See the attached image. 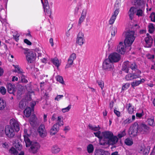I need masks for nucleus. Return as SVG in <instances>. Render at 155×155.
Wrapping results in <instances>:
<instances>
[{
	"instance_id": "19",
	"label": "nucleus",
	"mask_w": 155,
	"mask_h": 155,
	"mask_svg": "<svg viewBox=\"0 0 155 155\" xmlns=\"http://www.w3.org/2000/svg\"><path fill=\"white\" fill-rule=\"evenodd\" d=\"M145 81L144 79H140V80H135L131 83V85L132 88H135V87L139 86L140 84H142Z\"/></svg>"
},
{
	"instance_id": "56",
	"label": "nucleus",
	"mask_w": 155,
	"mask_h": 155,
	"mask_svg": "<svg viewBox=\"0 0 155 155\" xmlns=\"http://www.w3.org/2000/svg\"><path fill=\"white\" fill-rule=\"evenodd\" d=\"M87 10L86 9H84L82 11V13L81 14V16L86 17L87 15Z\"/></svg>"
},
{
	"instance_id": "33",
	"label": "nucleus",
	"mask_w": 155,
	"mask_h": 155,
	"mask_svg": "<svg viewBox=\"0 0 155 155\" xmlns=\"http://www.w3.org/2000/svg\"><path fill=\"white\" fill-rule=\"evenodd\" d=\"M51 61L52 63L57 68H58L60 65L59 63V61L58 59L57 58H55L54 59H51Z\"/></svg>"
},
{
	"instance_id": "5",
	"label": "nucleus",
	"mask_w": 155,
	"mask_h": 155,
	"mask_svg": "<svg viewBox=\"0 0 155 155\" xmlns=\"http://www.w3.org/2000/svg\"><path fill=\"white\" fill-rule=\"evenodd\" d=\"M26 53L25 52V54L27 53V55L26 56V58L28 63H31L35 60L36 59V54L32 51L28 49H26Z\"/></svg>"
},
{
	"instance_id": "29",
	"label": "nucleus",
	"mask_w": 155,
	"mask_h": 155,
	"mask_svg": "<svg viewBox=\"0 0 155 155\" xmlns=\"http://www.w3.org/2000/svg\"><path fill=\"white\" fill-rule=\"evenodd\" d=\"M89 129L94 131H98L100 129V127L99 125L97 127L93 126L91 124H89L88 125Z\"/></svg>"
},
{
	"instance_id": "11",
	"label": "nucleus",
	"mask_w": 155,
	"mask_h": 155,
	"mask_svg": "<svg viewBox=\"0 0 155 155\" xmlns=\"http://www.w3.org/2000/svg\"><path fill=\"white\" fill-rule=\"evenodd\" d=\"M127 48L123 42H120L117 46V51L119 54H123L125 52Z\"/></svg>"
},
{
	"instance_id": "51",
	"label": "nucleus",
	"mask_w": 155,
	"mask_h": 155,
	"mask_svg": "<svg viewBox=\"0 0 155 155\" xmlns=\"http://www.w3.org/2000/svg\"><path fill=\"white\" fill-rule=\"evenodd\" d=\"M150 18H151V20L152 21L155 22V13L152 12L151 13L150 15Z\"/></svg>"
},
{
	"instance_id": "3",
	"label": "nucleus",
	"mask_w": 155,
	"mask_h": 155,
	"mask_svg": "<svg viewBox=\"0 0 155 155\" xmlns=\"http://www.w3.org/2000/svg\"><path fill=\"white\" fill-rule=\"evenodd\" d=\"M113 63L108 58L105 59L103 63V69L105 71H113L114 69Z\"/></svg>"
},
{
	"instance_id": "21",
	"label": "nucleus",
	"mask_w": 155,
	"mask_h": 155,
	"mask_svg": "<svg viewBox=\"0 0 155 155\" xmlns=\"http://www.w3.org/2000/svg\"><path fill=\"white\" fill-rule=\"evenodd\" d=\"M14 86L11 83L8 84L7 87L8 89V91L10 94H14L15 91V88L14 87Z\"/></svg>"
},
{
	"instance_id": "24",
	"label": "nucleus",
	"mask_w": 155,
	"mask_h": 155,
	"mask_svg": "<svg viewBox=\"0 0 155 155\" xmlns=\"http://www.w3.org/2000/svg\"><path fill=\"white\" fill-rule=\"evenodd\" d=\"M134 39H124V44L126 47H130L134 41Z\"/></svg>"
},
{
	"instance_id": "45",
	"label": "nucleus",
	"mask_w": 155,
	"mask_h": 155,
	"mask_svg": "<svg viewBox=\"0 0 155 155\" xmlns=\"http://www.w3.org/2000/svg\"><path fill=\"white\" fill-rule=\"evenodd\" d=\"M147 121L150 125L151 126H153V125L154 124L153 118L148 119L147 120Z\"/></svg>"
},
{
	"instance_id": "2",
	"label": "nucleus",
	"mask_w": 155,
	"mask_h": 155,
	"mask_svg": "<svg viewBox=\"0 0 155 155\" xmlns=\"http://www.w3.org/2000/svg\"><path fill=\"white\" fill-rule=\"evenodd\" d=\"M24 137L26 147H30L29 150L30 152L33 153H37L40 148L39 143L36 142L31 141L27 136L24 135Z\"/></svg>"
},
{
	"instance_id": "13",
	"label": "nucleus",
	"mask_w": 155,
	"mask_h": 155,
	"mask_svg": "<svg viewBox=\"0 0 155 155\" xmlns=\"http://www.w3.org/2000/svg\"><path fill=\"white\" fill-rule=\"evenodd\" d=\"M140 77V75L139 74H137L135 72H133V71L131 73H130L125 76V79L127 81H131L132 80L139 78Z\"/></svg>"
},
{
	"instance_id": "43",
	"label": "nucleus",
	"mask_w": 155,
	"mask_h": 155,
	"mask_svg": "<svg viewBox=\"0 0 155 155\" xmlns=\"http://www.w3.org/2000/svg\"><path fill=\"white\" fill-rule=\"evenodd\" d=\"M126 135V130L125 129L122 132H120L118 135V136L119 138H121Z\"/></svg>"
},
{
	"instance_id": "6",
	"label": "nucleus",
	"mask_w": 155,
	"mask_h": 155,
	"mask_svg": "<svg viewBox=\"0 0 155 155\" xmlns=\"http://www.w3.org/2000/svg\"><path fill=\"white\" fill-rule=\"evenodd\" d=\"M102 134L103 138L102 139L100 140L99 144L100 145L104 146V145L101 143H102L101 141H103V142L104 143L106 141L109 140L111 137H112L113 135V134L112 132L108 131L102 132Z\"/></svg>"
},
{
	"instance_id": "28",
	"label": "nucleus",
	"mask_w": 155,
	"mask_h": 155,
	"mask_svg": "<svg viewBox=\"0 0 155 155\" xmlns=\"http://www.w3.org/2000/svg\"><path fill=\"white\" fill-rule=\"evenodd\" d=\"M153 39H145L146 45L145 47L147 48L150 47L151 46Z\"/></svg>"
},
{
	"instance_id": "46",
	"label": "nucleus",
	"mask_w": 155,
	"mask_h": 155,
	"mask_svg": "<svg viewBox=\"0 0 155 155\" xmlns=\"http://www.w3.org/2000/svg\"><path fill=\"white\" fill-rule=\"evenodd\" d=\"M84 39H77L76 44L81 46L84 44Z\"/></svg>"
},
{
	"instance_id": "18",
	"label": "nucleus",
	"mask_w": 155,
	"mask_h": 155,
	"mask_svg": "<svg viewBox=\"0 0 155 155\" xmlns=\"http://www.w3.org/2000/svg\"><path fill=\"white\" fill-rule=\"evenodd\" d=\"M95 155H110L109 152L101 149H96L94 151Z\"/></svg>"
},
{
	"instance_id": "34",
	"label": "nucleus",
	"mask_w": 155,
	"mask_h": 155,
	"mask_svg": "<svg viewBox=\"0 0 155 155\" xmlns=\"http://www.w3.org/2000/svg\"><path fill=\"white\" fill-rule=\"evenodd\" d=\"M125 143L127 145L131 146L133 143V142L132 139L127 138L125 140Z\"/></svg>"
},
{
	"instance_id": "39",
	"label": "nucleus",
	"mask_w": 155,
	"mask_h": 155,
	"mask_svg": "<svg viewBox=\"0 0 155 155\" xmlns=\"http://www.w3.org/2000/svg\"><path fill=\"white\" fill-rule=\"evenodd\" d=\"M87 149L89 153H92L94 150L93 145L92 144H89L87 147Z\"/></svg>"
},
{
	"instance_id": "25",
	"label": "nucleus",
	"mask_w": 155,
	"mask_h": 155,
	"mask_svg": "<svg viewBox=\"0 0 155 155\" xmlns=\"http://www.w3.org/2000/svg\"><path fill=\"white\" fill-rule=\"evenodd\" d=\"M17 94L18 95L20 96L22 95L24 92V87L21 85H18L17 86Z\"/></svg>"
},
{
	"instance_id": "42",
	"label": "nucleus",
	"mask_w": 155,
	"mask_h": 155,
	"mask_svg": "<svg viewBox=\"0 0 155 155\" xmlns=\"http://www.w3.org/2000/svg\"><path fill=\"white\" fill-rule=\"evenodd\" d=\"M56 79L57 81H59L62 84H64V81L63 80V79L62 77L60 76L59 75H58L56 77Z\"/></svg>"
},
{
	"instance_id": "20",
	"label": "nucleus",
	"mask_w": 155,
	"mask_h": 155,
	"mask_svg": "<svg viewBox=\"0 0 155 155\" xmlns=\"http://www.w3.org/2000/svg\"><path fill=\"white\" fill-rule=\"evenodd\" d=\"M58 126L57 124H55L52 127L50 132L51 135H55L59 131V128H58Z\"/></svg>"
},
{
	"instance_id": "27",
	"label": "nucleus",
	"mask_w": 155,
	"mask_h": 155,
	"mask_svg": "<svg viewBox=\"0 0 155 155\" xmlns=\"http://www.w3.org/2000/svg\"><path fill=\"white\" fill-rule=\"evenodd\" d=\"M6 102L3 99L0 98V110H3L6 106Z\"/></svg>"
},
{
	"instance_id": "52",
	"label": "nucleus",
	"mask_w": 155,
	"mask_h": 155,
	"mask_svg": "<svg viewBox=\"0 0 155 155\" xmlns=\"http://www.w3.org/2000/svg\"><path fill=\"white\" fill-rule=\"evenodd\" d=\"M25 78V76L23 75V74H21V81L22 82L25 83L28 82V81Z\"/></svg>"
},
{
	"instance_id": "50",
	"label": "nucleus",
	"mask_w": 155,
	"mask_h": 155,
	"mask_svg": "<svg viewBox=\"0 0 155 155\" xmlns=\"http://www.w3.org/2000/svg\"><path fill=\"white\" fill-rule=\"evenodd\" d=\"M15 69H16L17 72L18 73L20 74L21 75L22 74L23 72L22 69H21L19 67L18 65H16L15 66Z\"/></svg>"
},
{
	"instance_id": "23",
	"label": "nucleus",
	"mask_w": 155,
	"mask_h": 155,
	"mask_svg": "<svg viewBox=\"0 0 155 155\" xmlns=\"http://www.w3.org/2000/svg\"><path fill=\"white\" fill-rule=\"evenodd\" d=\"M140 152L142 153L143 155H147L149 151L144 146L141 147L140 148Z\"/></svg>"
},
{
	"instance_id": "14",
	"label": "nucleus",
	"mask_w": 155,
	"mask_h": 155,
	"mask_svg": "<svg viewBox=\"0 0 155 155\" xmlns=\"http://www.w3.org/2000/svg\"><path fill=\"white\" fill-rule=\"evenodd\" d=\"M119 9L117 8L115 9L114 12L112 13L111 17L109 21V23L110 25H111L114 23L117 17L119 12Z\"/></svg>"
},
{
	"instance_id": "54",
	"label": "nucleus",
	"mask_w": 155,
	"mask_h": 155,
	"mask_svg": "<svg viewBox=\"0 0 155 155\" xmlns=\"http://www.w3.org/2000/svg\"><path fill=\"white\" fill-rule=\"evenodd\" d=\"M130 86V84L129 83H127L122 87V90H124L125 89H127Z\"/></svg>"
},
{
	"instance_id": "59",
	"label": "nucleus",
	"mask_w": 155,
	"mask_h": 155,
	"mask_svg": "<svg viewBox=\"0 0 155 155\" xmlns=\"http://www.w3.org/2000/svg\"><path fill=\"white\" fill-rule=\"evenodd\" d=\"M97 82L98 84V85L101 87V89L102 90L104 87V83L103 81H97Z\"/></svg>"
},
{
	"instance_id": "37",
	"label": "nucleus",
	"mask_w": 155,
	"mask_h": 155,
	"mask_svg": "<svg viewBox=\"0 0 155 155\" xmlns=\"http://www.w3.org/2000/svg\"><path fill=\"white\" fill-rule=\"evenodd\" d=\"M149 31L150 33H152L155 30V28L153 25L152 23H150L148 25Z\"/></svg>"
},
{
	"instance_id": "22",
	"label": "nucleus",
	"mask_w": 155,
	"mask_h": 155,
	"mask_svg": "<svg viewBox=\"0 0 155 155\" xmlns=\"http://www.w3.org/2000/svg\"><path fill=\"white\" fill-rule=\"evenodd\" d=\"M136 11V9L134 7H131L129 10L128 14L130 18L132 20L134 17V14L135 12Z\"/></svg>"
},
{
	"instance_id": "48",
	"label": "nucleus",
	"mask_w": 155,
	"mask_h": 155,
	"mask_svg": "<svg viewBox=\"0 0 155 155\" xmlns=\"http://www.w3.org/2000/svg\"><path fill=\"white\" fill-rule=\"evenodd\" d=\"M6 89L4 87L2 86L0 88V92L3 95L5 94L6 93Z\"/></svg>"
},
{
	"instance_id": "31",
	"label": "nucleus",
	"mask_w": 155,
	"mask_h": 155,
	"mask_svg": "<svg viewBox=\"0 0 155 155\" xmlns=\"http://www.w3.org/2000/svg\"><path fill=\"white\" fill-rule=\"evenodd\" d=\"M9 153L11 155H17L18 152L15 148L12 147L9 150Z\"/></svg>"
},
{
	"instance_id": "16",
	"label": "nucleus",
	"mask_w": 155,
	"mask_h": 155,
	"mask_svg": "<svg viewBox=\"0 0 155 155\" xmlns=\"http://www.w3.org/2000/svg\"><path fill=\"white\" fill-rule=\"evenodd\" d=\"M76 54L75 53H72L70 56L66 65L65 68H66L70 67L73 64L74 60L76 58Z\"/></svg>"
},
{
	"instance_id": "8",
	"label": "nucleus",
	"mask_w": 155,
	"mask_h": 155,
	"mask_svg": "<svg viewBox=\"0 0 155 155\" xmlns=\"http://www.w3.org/2000/svg\"><path fill=\"white\" fill-rule=\"evenodd\" d=\"M118 139L117 137L113 135L109 140L106 141L104 143L103 142V141H101L102 142L101 143L104 145V146L108 144L113 145L115 144L118 142Z\"/></svg>"
},
{
	"instance_id": "15",
	"label": "nucleus",
	"mask_w": 155,
	"mask_h": 155,
	"mask_svg": "<svg viewBox=\"0 0 155 155\" xmlns=\"http://www.w3.org/2000/svg\"><path fill=\"white\" fill-rule=\"evenodd\" d=\"M38 131L41 137L44 138L46 136L47 132L44 125H40L38 129Z\"/></svg>"
},
{
	"instance_id": "26",
	"label": "nucleus",
	"mask_w": 155,
	"mask_h": 155,
	"mask_svg": "<svg viewBox=\"0 0 155 155\" xmlns=\"http://www.w3.org/2000/svg\"><path fill=\"white\" fill-rule=\"evenodd\" d=\"M51 150L52 153H56L60 151V149L58 146L55 145L52 147Z\"/></svg>"
},
{
	"instance_id": "40",
	"label": "nucleus",
	"mask_w": 155,
	"mask_h": 155,
	"mask_svg": "<svg viewBox=\"0 0 155 155\" xmlns=\"http://www.w3.org/2000/svg\"><path fill=\"white\" fill-rule=\"evenodd\" d=\"M144 14V11L142 9H138L137 11L136 15L138 17L142 16Z\"/></svg>"
},
{
	"instance_id": "57",
	"label": "nucleus",
	"mask_w": 155,
	"mask_h": 155,
	"mask_svg": "<svg viewBox=\"0 0 155 155\" xmlns=\"http://www.w3.org/2000/svg\"><path fill=\"white\" fill-rule=\"evenodd\" d=\"M14 39H17L19 36V35L17 31H15L13 34Z\"/></svg>"
},
{
	"instance_id": "30",
	"label": "nucleus",
	"mask_w": 155,
	"mask_h": 155,
	"mask_svg": "<svg viewBox=\"0 0 155 155\" xmlns=\"http://www.w3.org/2000/svg\"><path fill=\"white\" fill-rule=\"evenodd\" d=\"M26 101L25 100H21V101L19 103V107L21 109H24L26 106Z\"/></svg>"
},
{
	"instance_id": "10",
	"label": "nucleus",
	"mask_w": 155,
	"mask_h": 155,
	"mask_svg": "<svg viewBox=\"0 0 155 155\" xmlns=\"http://www.w3.org/2000/svg\"><path fill=\"white\" fill-rule=\"evenodd\" d=\"M123 35L125 37V39H135L137 36L136 33L132 31L124 32Z\"/></svg>"
},
{
	"instance_id": "17",
	"label": "nucleus",
	"mask_w": 155,
	"mask_h": 155,
	"mask_svg": "<svg viewBox=\"0 0 155 155\" xmlns=\"http://www.w3.org/2000/svg\"><path fill=\"white\" fill-rule=\"evenodd\" d=\"M130 63L128 61L124 62L122 65V70L126 73H128Z\"/></svg>"
},
{
	"instance_id": "49",
	"label": "nucleus",
	"mask_w": 155,
	"mask_h": 155,
	"mask_svg": "<svg viewBox=\"0 0 155 155\" xmlns=\"http://www.w3.org/2000/svg\"><path fill=\"white\" fill-rule=\"evenodd\" d=\"M132 122V120H131V118L129 117L124 121V124H129Z\"/></svg>"
},
{
	"instance_id": "35",
	"label": "nucleus",
	"mask_w": 155,
	"mask_h": 155,
	"mask_svg": "<svg viewBox=\"0 0 155 155\" xmlns=\"http://www.w3.org/2000/svg\"><path fill=\"white\" fill-rule=\"evenodd\" d=\"M127 109L128 111L129 114H132L133 113L134 108L132 106L131 104L130 103L127 104Z\"/></svg>"
},
{
	"instance_id": "55",
	"label": "nucleus",
	"mask_w": 155,
	"mask_h": 155,
	"mask_svg": "<svg viewBox=\"0 0 155 155\" xmlns=\"http://www.w3.org/2000/svg\"><path fill=\"white\" fill-rule=\"evenodd\" d=\"M84 34L82 32H80L78 35L77 39H83L84 38Z\"/></svg>"
},
{
	"instance_id": "53",
	"label": "nucleus",
	"mask_w": 155,
	"mask_h": 155,
	"mask_svg": "<svg viewBox=\"0 0 155 155\" xmlns=\"http://www.w3.org/2000/svg\"><path fill=\"white\" fill-rule=\"evenodd\" d=\"M4 127L0 125V135L2 136L4 134L5 131L4 130Z\"/></svg>"
},
{
	"instance_id": "41",
	"label": "nucleus",
	"mask_w": 155,
	"mask_h": 155,
	"mask_svg": "<svg viewBox=\"0 0 155 155\" xmlns=\"http://www.w3.org/2000/svg\"><path fill=\"white\" fill-rule=\"evenodd\" d=\"M130 68L133 71H134L135 70H137V66L135 63H130Z\"/></svg>"
},
{
	"instance_id": "62",
	"label": "nucleus",
	"mask_w": 155,
	"mask_h": 155,
	"mask_svg": "<svg viewBox=\"0 0 155 155\" xmlns=\"http://www.w3.org/2000/svg\"><path fill=\"white\" fill-rule=\"evenodd\" d=\"M135 4L140 5L142 2L141 0H133Z\"/></svg>"
},
{
	"instance_id": "47",
	"label": "nucleus",
	"mask_w": 155,
	"mask_h": 155,
	"mask_svg": "<svg viewBox=\"0 0 155 155\" xmlns=\"http://www.w3.org/2000/svg\"><path fill=\"white\" fill-rule=\"evenodd\" d=\"M71 105H69L67 107L63 108L61 110L62 111L63 113H65L66 112L68 111L71 108Z\"/></svg>"
},
{
	"instance_id": "1",
	"label": "nucleus",
	"mask_w": 155,
	"mask_h": 155,
	"mask_svg": "<svg viewBox=\"0 0 155 155\" xmlns=\"http://www.w3.org/2000/svg\"><path fill=\"white\" fill-rule=\"evenodd\" d=\"M11 126H7L5 127V133L6 135L9 138H12L15 135L13 127L16 132L20 130L19 125L18 122L14 119H12L10 120Z\"/></svg>"
},
{
	"instance_id": "44",
	"label": "nucleus",
	"mask_w": 155,
	"mask_h": 155,
	"mask_svg": "<svg viewBox=\"0 0 155 155\" xmlns=\"http://www.w3.org/2000/svg\"><path fill=\"white\" fill-rule=\"evenodd\" d=\"M117 28L116 27H113L111 31V34L112 36H114L116 34L117 32Z\"/></svg>"
},
{
	"instance_id": "64",
	"label": "nucleus",
	"mask_w": 155,
	"mask_h": 155,
	"mask_svg": "<svg viewBox=\"0 0 155 155\" xmlns=\"http://www.w3.org/2000/svg\"><path fill=\"white\" fill-rule=\"evenodd\" d=\"M24 42L29 45H31V42L29 41L28 39H24Z\"/></svg>"
},
{
	"instance_id": "32",
	"label": "nucleus",
	"mask_w": 155,
	"mask_h": 155,
	"mask_svg": "<svg viewBox=\"0 0 155 155\" xmlns=\"http://www.w3.org/2000/svg\"><path fill=\"white\" fill-rule=\"evenodd\" d=\"M24 113H25L26 117H28L30 116L31 114V110L30 107L26 108L24 111Z\"/></svg>"
},
{
	"instance_id": "9",
	"label": "nucleus",
	"mask_w": 155,
	"mask_h": 155,
	"mask_svg": "<svg viewBox=\"0 0 155 155\" xmlns=\"http://www.w3.org/2000/svg\"><path fill=\"white\" fill-rule=\"evenodd\" d=\"M138 131L142 134H146L150 130V127L147 125L143 123L138 124Z\"/></svg>"
},
{
	"instance_id": "38",
	"label": "nucleus",
	"mask_w": 155,
	"mask_h": 155,
	"mask_svg": "<svg viewBox=\"0 0 155 155\" xmlns=\"http://www.w3.org/2000/svg\"><path fill=\"white\" fill-rule=\"evenodd\" d=\"M14 146L15 147V149L17 150H20L22 149V146L18 142L17 143L15 142L14 144Z\"/></svg>"
},
{
	"instance_id": "63",
	"label": "nucleus",
	"mask_w": 155,
	"mask_h": 155,
	"mask_svg": "<svg viewBox=\"0 0 155 155\" xmlns=\"http://www.w3.org/2000/svg\"><path fill=\"white\" fill-rule=\"evenodd\" d=\"M63 121H58V123H57L55 124H57L58 125V128H59V127L63 125Z\"/></svg>"
},
{
	"instance_id": "12",
	"label": "nucleus",
	"mask_w": 155,
	"mask_h": 155,
	"mask_svg": "<svg viewBox=\"0 0 155 155\" xmlns=\"http://www.w3.org/2000/svg\"><path fill=\"white\" fill-rule=\"evenodd\" d=\"M41 3L42 4L44 8V11L45 12L47 15L51 18V9L50 8L48 5V0H45V2L44 3L42 0H41Z\"/></svg>"
},
{
	"instance_id": "7",
	"label": "nucleus",
	"mask_w": 155,
	"mask_h": 155,
	"mask_svg": "<svg viewBox=\"0 0 155 155\" xmlns=\"http://www.w3.org/2000/svg\"><path fill=\"white\" fill-rule=\"evenodd\" d=\"M120 55L117 53H114L111 54L108 57V59L113 62H118L120 59Z\"/></svg>"
},
{
	"instance_id": "4",
	"label": "nucleus",
	"mask_w": 155,
	"mask_h": 155,
	"mask_svg": "<svg viewBox=\"0 0 155 155\" xmlns=\"http://www.w3.org/2000/svg\"><path fill=\"white\" fill-rule=\"evenodd\" d=\"M138 124L137 122H135L131 126L128 132V134L131 137H134L137 135L138 131Z\"/></svg>"
},
{
	"instance_id": "36",
	"label": "nucleus",
	"mask_w": 155,
	"mask_h": 155,
	"mask_svg": "<svg viewBox=\"0 0 155 155\" xmlns=\"http://www.w3.org/2000/svg\"><path fill=\"white\" fill-rule=\"evenodd\" d=\"M101 131H98L97 132H94V134L95 135L96 137H97L99 139V142L100 140L102 139L103 136L101 134Z\"/></svg>"
},
{
	"instance_id": "58",
	"label": "nucleus",
	"mask_w": 155,
	"mask_h": 155,
	"mask_svg": "<svg viewBox=\"0 0 155 155\" xmlns=\"http://www.w3.org/2000/svg\"><path fill=\"white\" fill-rule=\"evenodd\" d=\"M85 18V17L81 16L79 20L78 25H80L84 21Z\"/></svg>"
},
{
	"instance_id": "60",
	"label": "nucleus",
	"mask_w": 155,
	"mask_h": 155,
	"mask_svg": "<svg viewBox=\"0 0 155 155\" xmlns=\"http://www.w3.org/2000/svg\"><path fill=\"white\" fill-rule=\"evenodd\" d=\"M147 58L149 59H153L154 58V55L150 54H148L146 55Z\"/></svg>"
},
{
	"instance_id": "61",
	"label": "nucleus",
	"mask_w": 155,
	"mask_h": 155,
	"mask_svg": "<svg viewBox=\"0 0 155 155\" xmlns=\"http://www.w3.org/2000/svg\"><path fill=\"white\" fill-rule=\"evenodd\" d=\"M108 45L109 46V48H111L112 47L113 45V41L112 39H110L108 41Z\"/></svg>"
}]
</instances>
